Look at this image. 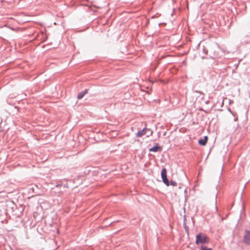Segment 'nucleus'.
I'll list each match as a JSON object with an SVG mask.
<instances>
[{
    "instance_id": "1",
    "label": "nucleus",
    "mask_w": 250,
    "mask_h": 250,
    "mask_svg": "<svg viewBox=\"0 0 250 250\" xmlns=\"http://www.w3.org/2000/svg\"><path fill=\"white\" fill-rule=\"evenodd\" d=\"M161 176L163 183L167 186L172 185V180L169 181L167 178V170L166 168H163L161 172Z\"/></svg>"
},
{
    "instance_id": "2",
    "label": "nucleus",
    "mask_w": 250,
    "mask_h": 250,
    "mask_svg": "<svg viewBox=\"0 0 250 250\" xmlns=\"http://www.w3.org/2000/svg\"><path fill=\"white\" fill-rule=\"evenodd\" d=\"M208 242V239L207 236L202 233L198 234L196 236V243H207Z\"/></svg>"
},
{
    "instance_id": "3",
    "label": "nucleus",
    "mask_w": 250,
    "mask_h": 250,
    "mask_svg": "<svg viewBox=\"0 0 250 250\" xmlns=\"http://www.w3.org/2000/svg\"><path fill=\"white\" fill-rule=\"evenodd\" d=\"M243 241L245 244L250 245V230L245 231Z\"/></svg>"
},
{
    "instance_id": "4",
    "label": "nucleus",
    "mask_w": 250,
    "mask_h": 250,
    "mask_svg": "<svg viewBox=\"0 0 250 250\" xmlns=\"http://www.w3.org/2000/svg\"><path fill=\"white\" fill-rule=\"evenodd\" d=\"M161 150V147L158 144H156L155 146L149 149V151L154 152L160 151Z\"/></svg>"
},
{
    "instance_id": "5",
    "label": "nucleus",
    "mask_w": 250,
    "mask_h": 250,
    "mask_svg": "<svg viewBox=\"0 0 250 250\" xmlns=\"http://www.w3.org/2000/svg\"><path fill=\"white\" fill-rule=\"evenodd\" d=\"M147 130H150L149 129L146 128V127L143 128L141 130H139L136 134V136L138 137H141L146 133Z\"/></svg>"
},
{
    "instance_id": "6",
    "label": "nucleus",
    "mask_w": 250,
    "mask_h": 250,
    "mask_svg": "<svg viewBox=\"0 0 250 250\" xmlns=\"http://www.w3.org/2000/svg\"><path fill=\"white\" fill-rule=\"evenodd\" d=\"M208 137L207 136L204 137V139H200L198 141V143L203 146H204L206 145V143L208 141Z\"/></svg>"
},
{
    "instance_id": "7",
    "label": "nucleus",
    "mask_w": 250,
    "mask_h": 250,
    "mask_svg": "<svg viewBox=\"0 0 250 250\" xmlns=\"http://www.w3.org/2000/svg\"><path fill=\"white\" fill-rule=\"evenodd\" d=\"M88 92V89H85L83 91L80 92L77 95V99H81L83 97V96Z\"/></svg>"
},
{
    "instance_id": "8",
    "label": "nucleus",
    "mask_w": 250,
    "mask_h": 250,
    "mask_svg": "<svg viewBox=\"0 0 250 250\" xmlns=\"http://www.w3.org/2000/svg\"><path fill=\"white\" fill-rule=\"evenodd\" d=\"M201 250H211V249L210 248H207L205 246H202Z\"/></svg>"
},
{
    "instance_id": "9",
    "label": "nucleus",
    "mask_w": 250,
    "mask_h": 250,
    "mask_svg": "<svg viewBox=\"0 0 250 250\" xmlns=\"http://www.w3.org/2000/svg\"><path fill=\"white\" fill-rule=\"evenodd\" d=\"M184 225H185V228L186 231H187V232H188V228L186 226V223H185V219L184 220Z\"/></svg>"
},
{
    "instance_id": "10",
    "label": "nucleus",
    "mask_w": 250,
    "mask_h": 250,
    "mask_svg": "<svg viewBox=\"0 0 250 250\" xmlns=\"http://www.w3.org/2000/svg\"><path fill=\"white\" fill-rule=\"evenodd\" d=\"M64 188H68V184H65L64 185Z\"/></svg>"
},
{
    "instance_id": "11",
    "label": "nucleus",
    "mask_w": 250,
    "mask_h": 250,
    "mask_svg": "<svg viewBox=\"0 0 250 250\" xmlns=\"http://www.w3.org/2000/svg\"><path fill=\"white\" fill-rule=\"evenodd\" d=\"M62 186V184H58L56 186V187H61Z\"/></svg>"
},
{
    "instance_id": "12",
    "label": "nucleus",
    "mask_w": 250,
    "mask_h": 250,
    "mask_svg": "<svg viewBox=\"0 0 250 250\" xmlns=\"http://www.w3.org/2000/svg\"><path fill=\"white\" fill-rule=\"evenodd\" d=\"M172 185H173V186H174L175 185V183L173 182Z\"/></svg>"
},
{
    "instance_id": "13",
    "label": "nucleus",
    "mask_w": 250,
    "mask_h": 250,
    "mask_svg": "<svg viewBox=\"0 0 250 250\" xmlns=\"http://www.w3.org/2000/svg\"><path fill=\"white\" fill-rule=\"evenodd\" d=\"M169 226H170V228H172V225H171V224H169Z\"/></svg>"
},
{
    "instance_id": "14",
    "label": "nucleus",
    "mask_w": 250,
    "mask_h": 250,
    "mask_svg": "<svg viewBox=\"0 0 250 250\" xmlns=\"http://www.w3.org/2000/svg\"><path fill=\"white\" fill-rule=\"evenodd\" d=\"M215 209H216V210L217 209V207H216V206H215Z\"/></svg>"
},
{
    "instance_id": "15",
    "label": "nucleus",
    "mask_w": 250,
    "mask_h": 250,
    "mask_svg": "<svg viewBox=\"0 0 250 250\" xmlns=\"http://www.w3.org/2000/svg\"><path fill=\"white\" fill-rule=\"evenodd\" d=\"M152 132H151L150 135H151L152 134Z\"/></svg>"
}]
</instances>
